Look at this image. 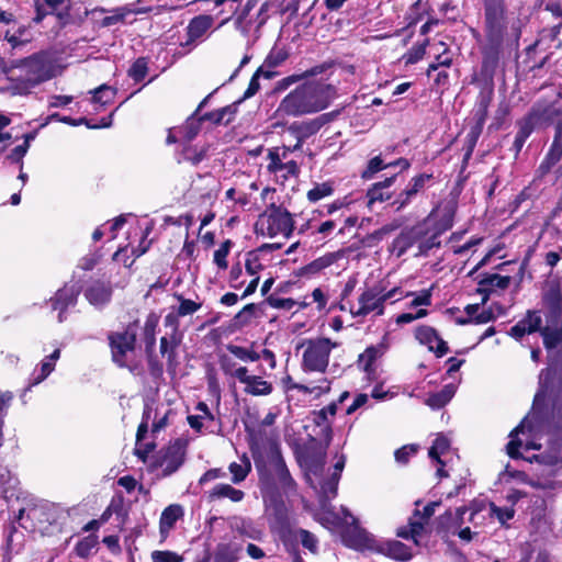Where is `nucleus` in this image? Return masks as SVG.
<instances>
[{
  "label": "nucleus",
  "mask_w": 562,
  "mask_h": 562,
  "mask_svg": "<svg viewBox=\"0 0 562 562\" xmlns=\"http://www.w3.org/2000/svg\"><path fill=\"white\" fill-rule=\"evenodd\" d=\"M255 462L263 492L270 493L274 490L288 492L294 487V481L277 445L270 447L266 462L257 457H255Z\"/></svg>",
  "instance_id": "obj_7"
},
{
  "label": "nucleus",
  "mask_w": 562,
  "mask_h": 562,
  "mask_svg": "<svg viewBox=\"0 0 562 562\" xmlns=\"http://www.w3.org/2000/svg\"><path fill=\"white\" fill-rule=\"evenodd\" d=\"M482 513H486L491 518H496L502 526H505L508 520L514 518L516 510L514 506L498 507L491 502L477 501L471 505V516L469 520L477 525V519Z\"/></svg>",
  "instance_id": "obj_13"
},
{
  "label": "nucleus",
  "mask_w": 562,
  "mask_h": 562,
  "mask_svg": "<svg viewBox=\"0 0 562 562\" xmlns=\"http://www.w3.org/2000/svg\"><path fill=\"white\" fill-rule=\"evenodd\" d=\"M110 346L113 361L120 367H127L128 355L134 351L136 333L127 328L122 333H114L110 337Z\"/></svg>",
  "instance_id": "obj_12"
},
{
  "label": "nucleus",
  "mask_w": 562,
  "mask_h": 562,
  "mask_svg": "<svg viewBox=\"0 0 562 562\" xmlns=\"http://www.w3.org/2000/svg\"><path fill=\"white\" fill-rule=\"evenodd\" d=\"M450 448L449 439L443 435H438L432 446L429 448L428 456L431 460H435L440 467L437 469L438 476H446L443 471V462L440 460V456L445 454Z\"/></svg>",
  "instance_id": "obj_32"
},
{
  "label": "nucleus",
  "mask_w": 562,
  "mask_h": 562,
  "mask_svg": "<svg viewBox=\"0 0 562 562\" xmlns=\"http://www.w3.org/2000/svg\"><path fill=\"white\" fill-rule=\"evenodd\" d=\"M233 247V243L229 239L223 241L218 249L214 251L213 261L221 270H226L228 268L227 256L231 252Z\"/></svg>",
  "instance_id": "obj_47"
},
{
  "label": "nucleus",
  "mask_w": 562,
  "mask_h": 562,
  "mask_svg": "<svg viewBox=\"0 0 562 562\" xmlns=\"http://www.w3.org/2000/svg\"><path fill=\"white\" fill-rule=\"evenodd\" d=\"M80 288L76 284H66L59 289L55 296L50 299L52 307L54 311H58V322L63 323L66 319V311L70 306H75L77 303Z\"/></svg>",
  "instance_id": "obj_16"
},
{
  "label": "nucleus",
  "mask_w": 562,
  "mask_h": 562,
  "mask_svg": "<svg viewBox=\"0 0 562 562\" xmlns=\"http://www.w3.org/2000/svg\"><path fill=\"white\" fill-rule=\"evenodd\" d=\"M153 562H181L182 557L172 551L156 550L151 552Z\"/></svg>",
  "instance_id": "obj_57"
},
{
  "label": "nucleus",
  "mask_w": 562,
  "mask_h": 562,
  "mask_svg": "<svg viewBox=\"0 0 562 562\" xmlns=\"http://www.w3.org/2000/svg\"><path fill=\"white\" fill-rule=\"evenodd\" d=\"M211 499L228 498L234 503H239L244 499L245 493L241 490L233 487L231 484L220 483L216 484L209 494Z\"/></svg>",
  "instance_id": "obj_34"
},
{
  "label": "nucleus",
  "mask_w": 562,
  "mask_h": 562,
  "mask_svg": "<svg viewBox=\"0 0 562 562\" xmlns=\"http://www.w3.org/2000/svg\"><path fill=\"white\" fill-rule=\"evenodd\" d=\"M231 527L241 536L250 537V521L241 517H233L231 519Z\"/></svg>",
  "instance_id": "obj_63"
},
{
  "label": "nucleus",
  "mask_w": 562,
  "mask_h": 562,
  "mask_svg": "<svg viewBox=\"0 0 562 562\" xmlns=\"http://www.w3.org/2000/svg\"><path fill=\"white\" fill-rule=\"evenodd\" d=\"M20 75L11 78L12 94H29L33 88L56 76L57 66L46 53L33 55L19 66Z\"/></svg>",
  "instance_id": "obj_3"
},
{
  "label": "nucleus",
  "mask_w": 562,
  "mask_h": 562,
  "mask_svg": "<svg viewBox=\"0 0 562 562\" xmlns=\"http://www.w3.org/2000/svg\"><path fill=\"white\" fill-rule=\"evenodd\" d=\"M214 19L207 14H201L193 18L188 27V36L191 41L202 37L213 25Z\"/></svg>",
  "instance_id": "obj_29"
},
{
  "label": "nucleus",
  "mask_w": 562,
  "mask_h": 562,
  "mask_svg": "<svg viewBox=\"0 0 562 562\" xmlns=\"http://www.w3.org/2000/svg\"><path fill=\"white\" fill-rule=\"evenodd\" d=\"M147 63L144 58H138L130 68L128 75L135 81L143 80L147 75Z\"/></svg>",
  "instance_id": "obj_56"
},
{
  "label": "nucleus",
  "mask_w": 562,
  "mask_h": 562,
  "mask_svg": "<svg viewBox=\"0 0 562 562\" xmlns=\"http://www.w3.org/2000/svg\"><path fill=\"white\" fill-rule=\"evenodd\" d=\"M142 3H143V0H138L135 3L124 5L126 16L131 15V14L137 15V14H144V13H149V12H154L155 14H160L166 11H173V10H178L181 8V5L175 4L167 0H158V4L155 7H145Z\"/></svg>",
  "instance_id": "obj_23"
},
{
  "label": "nucleus",
  "mask_w": 562,
  "mask_h": 562,
  "mask_svg": "<svg viewBox=\"0 0 562 562\" xmlns=\"http://www.w3.org/2000/svg\"><path fill=\"white\" fill-rule=\"evenodd\" d=\"M324 69H325V66H315V67L304 71L303 74L291 75L289 77H285L279 82V89H286L291 85L299 82L300 80H302L304 78L317 76V75L322 74L324 71Z\"/></svg>",
  "instance_id": "obj_46"
},
{
  "label": "nucleus",
  "mask_w": 562,
  "mask_h": 562,
  "mask_svg": "<svg viewBox=\"0 0 562 562\" xmlns=\"http://www.w3.org/2000/svg\"><path fill=\"white\" fill-rule=\"evenodd\" d=\"M415 193L411 191L408 187H406L392 202V204L396 207L397 211L404 209L408 205L412 200L415 198Z\"/></svg>",
  "instance_id": "obj_60"
},
{
  "label": "nucleus",
  "mask_w": 562,
  "mask_h": 562,
  "mask_svg": "<svg viewBox=\"0 0 562 562\" xmlns=\"http://www.w3.org/2000/svg\"><path fill=\"white\" fill-rule=\"evenodd\" d=\"M510 283V277L501 276V274H486L484 276L479 284L483 288L484 291L493 290V289H507Z\"/></svg>",
  "instance_id": "obj_43"
},
{
  "label": "nucleus",
  "mask_w": 562,
  "mask_h": 562,
  "mask_svg": "<svg viewBox=\"0 0 562 562\" xmlns=\"http://www.w3.org/2000/svg\"><path fill=\"white\" fill-rule=\"evenodd\" d=\"M60 357V350L55 349L42 362L38 369H35L32 374L31 386L37 385L44 381L55 369V363Z\"/></svg>",
  "instance_id": "obj_28"
},
{
  "label": "nucleus",
  "mask_w": 562,
  "mask_h": 562,
  "mask_svg": "<svg viewBox=\"0 0 562 562\" xmlns=\"http://www.w3.org/2000/svg\"><path fill=\"white\" fill-rule=\"evenodd\" d=\"M416 451L417 448L414 445H408L397 449L394 457L396 462L405 464L408 462L409 458L416 453Z\"/></svg>",
  "instance_id": "obj_61"
},
{
  "label": "nucleus",
  "mask_w": 562,
  "mask_h": 562,
  "mask_svg": "<svg viewBox=\"0 0 562 562\" xmlns=\"http://www.w3.org/2000/svg\"><path fill=\"white\" fill-rule=\"evenodd\" d=\"M256 0H247L245 5L236 11L235 27L244 35H247L254 23L250 12L256 7ZM268 3H263L256 15V29L259 30L267 21Z\"/></svg>",
  "instance_id": "obj_14"
},
{
  "label": "nucleus",
  "mask_w": 562,
  "mask_h": 562,
  "mask_svg": "<svg viewBox=\"0 0 562 562\" xmlns=\"http://www.w3.org/2000/svg\"><path fill=\"white\" fill-rule=\"evenodd\" d=\"M184 131V137L187 140L193 139L200 128V119L191 117L189 119L184 126L182 127Z\"/></svg>",
  "instance_id": "obj_64"
},
{
  "label": "nucleus",
  "mask_w": 562,
  "mask_h": 562,
  "mask_svg": "<svg viewBox=\"0 0 562 562\" xmlns=\"http://www.w3.org/2000/svg\"><path fill=\"white\" fill-rule=\"evenodd\" d=\"M276 190L265 188L261 192V198L265 202L270 201L269 205L261 213L256 222V234L274 238L278 236L289 238L294 228V220L292 214L283 206L276 205L273 194Z\"/></svg>",
  "instance_id": "obj_5"
},
{
  "label": "nucleus",
  "mask_w": 562,
  "mask_h": 562,
  "mask_svg": "<svg viewBox=\"0 0 562 562\" xmlns=\"http://www.w3.org/2000/svg\"><path fill=\"white\" fill-rule=\"evenodd\" d=\"M439 46L442 48V52L436 56V59L432 64L429 65L427 75L430 76L431 71L437 70L439 67H450L452 64V57L449 49L446 47L445 43L440 42Z\"/></svg>",
  "instance_id": "obj_51"
},
{
  "label": "nucleus",
  "mask_w": 562,
  "mask_h": 562,
  "mask_svg": "<svg viewBox=\"0 0 562 562\" xmlns=\"http://www.w3.org/2000/svg\"><path fill=\"white\" fill-rule=\"evenodd\" d=\"M544 305L549 308L552 318H558L562 312V293L559 286H551L543 295Z\"/></svg>",
  "instance_id": "obj_36"
},
{
  "label": "nucleus",
  "mask_w": 562,
  "mask_h": 562,
  "mask_svg": "<svg viewBox=\"0 0 562 562\" xmlns=\"http://www.w3.org/2000/svg\"><path fill=\"white\" fill-rule=\"evenodd\" d=\"M338 345L329 338H314L302 342V370L306 373H326L331 350Z\"/></svg>",
  "instance_id": "obj_9"
},
{
  "label": "nucleus",
  "mask_w": 562,
  "mask_h": 562,
  "mask_svg": "<svg viewBox=\"0 0 562 562\" xmlns=\"http://www.w3.org/2000/svg\"><path fill=\"white\" fill-rule=\"evenodd\" d=\"M344 542L347 547L358 551H376L379 547L372 535L357 526L344 533Z\"/></svg>",
  "instance_id": "obj_18"
},
{
  "label": "nucleus",
  "mask_w": 562,
  "mask_h": 562,
  "mask_svg": "<svg viewBox=\"0 0 562 562\" xmlns=\"http://www.w3.org/2000/svg\"><path fill=\"white\" fill-rule=\"evenodd\" d=\"M419 238H424L425 240L427 236L425 235V231L420 224L415 227L402 232L392 243V251L396 255V257L403 256L408 248H411L415 241Z\"/></svg>",
  "instance_id": "obj_20"
},
{
  "label": "nucleus",
  "mask_w": 562,
  "mask_h": 562,
  "mask_svg": "<svg viewBox=\"0 0 562 562\" xmlns=\"http://www.w3.org/2000/svg\"><path fill=\"white\" fill-rule=\"evenodd\" d=\"M236 380L244 384V392L252 396H266L272 393L273 386L270 382L259 375L249 374L248 369L239 370Z\"/></svg>",
  "instance_id": "obj_17"
},
{
  "label": "nucleus",
  "mask_w": 562,
  "mask_h": 562,
  "mask_svg": "<svg viewBox=\"0 0 562 562\" xmlns=\"http://www.w3.org/2000/svg\"><path fill=\"white\" fill-rule=\"evenodd\" d=\"M182 507L178 504H171L162 510L159 520V532L162 539L168 537L177 520L182 517Z\"/></svg>",
  "instance_id": "obj_25"
},
{
  "label": "nucleus",
  "mask_w": 562,
  "mask_h": 562,
  "mask_svg": "<svg viewBox=\"0 0 562 562\" xmlns=\"http://www.w3.org/2000/svg\"><path fill=\"white\" fill-rule=\"evenodd\" d=\"M543 344L547 349L555 348L562 341V330L551 328L549 326L542 327L540 331Z\"/></svg>",
  "instance_id": "obj_50"
},
{
  "label": "nucleus",
  "mask_w": 562,
  "mask_h": 562,
  "mask_svg": "<svg viewBox=\"0 0 562 562\" xmlns=\"http://www.w3.org/2000/svg\"><path fill=\"white\" fill-rule=\"evenodd\" d=\"M288 383H291L288 387L290 390H297L315 396H321L330 390V381L327 378H322L316 383L310 384L294 383L291 381V378H288Z\"/></svg>",
  "instance_id": "obj_33"
},
{
  "label": "nucleus",
  "mask_w": 562,
  "mask_h": 562,
  "mask_svg": "<svg viewBox=\"0 0 562 562\" xmlns=\"http://www.w3.org/2000/svg\"><path fill=\"white\" fill-rule=\"evenodd\" d=\"M177 299L179 301V306L177 307L176 311L180 317L192 315L195 312H198L202 306L201 303L194 302L189 299H184L181 295H177Z\"/></svg>",
  "instance_id": "obj_54"
},
{
  "label": "nucleus",
  "mask_w": 562,
  "mask_h": 562,
  "mask_svg": "<svg viewBox=\"0 0 562 562\" xmlns=\"http://www.w3.org/2000/svg\"><path fill=\"white\" fill-rule=\"evenodd\" d=\"M408 295L409 293L404 294L398 286L389 289L387 282L381 280L372 285H367L362 290L357 304L350 307V313L353 317H364L370 314L381 316L384 314L386 302L395 303Z\"/></svg>",
  "instance_id": "obj_6"
},
{
  "label": "nucleus",
  "mask_w": 562,
  "mask_h": 562,
  "mask_svg": "<svg viewBox=\"0 0 562 562\" xmlns=\"http://www.w3.org/2000/svg\"><path fill=\"white\" fill-rule=\"evenodd\" d=\"M346 457L344 454L337 456L334 464V471L327 480L319 481V492L326 499H331L337 494V487L340 480L341 472L345 468Z\"/></svg>",
  "instance_id": "obj_22"
},
{
  "label": "nucleus",
  "mask_w": 562,
  "mask_h": 562,
  "mask_svg": "<svg viewBox=\"0 0 562 562\" xmlns=\"http://www.w3.org/2000/svg\"><path fill=\"white\" fill-rule=\"evenodd\" d=\"M245 269L247 273L250 276H257V273L262 269V265L260 262V258L255 252H249L246 257Z\"/></svg>",
  "instance_id": "obj_59"
},
{
  "label": "nucleus",
  "mask_w": 562,
  "mask_h": 562,
  "mask_svg": "<svg viewBox=\"0 0 562 562\" xmlns=\"http://www.w3.org/2000/svg\"><path fill=\"white\" fill-rule=\"evenodd\" d=\"M551 379L552 371L550 369L540 372V389L535 396L532 411L512 430L510 440L506 446L507 454L513 459H518L520 458V448L524 447L526 450L539 449L541 445L537 441L544 434L551 435L548 450L527 459L531 463L537 462L536 473L538 477L537 480H529L525 472L514 470L507 464L501 473L503 480L514 479L541 488H554L557 486V482L552 477L557 476L562 470V386L554 397L551 417L543 418L538 411L549 392Z\"/></svg>",
  "instance_id": "obj_1"
},
{
  "label": "nucleus",
  "mask_w": 562,
  "mask_h": 562,
  "mask_svg": "<svg viewBox=\"0 0 562 562\" xmlns=\"http://www.w3.org/2000/svg\"><path fill=\"white\" fill-rule=\"evenodd\" d=\"M465 513V507H459L454 512H447L439 518V528L454 532V530L463 524V516Z\"/></svg>",
  "instance_id": "obj_38"
},
{
  "label": "nucleus",
  "mask_w": 562,
  "mask_h": 562,
  "mask_svg": "<svg viewBox=\"0 0 562 562\" xmlns=\"http://www.w3.org/2000/svg\"><path fill=\"white\" fill-rule=\"evenodd\" d=\"M542 329V317L539 311H528L515 326L510 328L509 335L520 340L525 335H530Z\"/></svg>",
  "instance_id": "obj_19"
},
{
  "label": "nucleus",
  "mask_w": 562,
  "mask_h": 562,
  "mask_svg": "<svg viewBox=\"0 0 562 562\" xmlns=\"http://www.w3.org/2000/svg\"><path fill=\"white\" fill-rule=\"evenodd\" d=\"M18 520L20 521L23 528H29L26 525V520H30L32 525L30 527H35L36 524H43L48 521V516L46 513L45 505H33L27 508H21L19 510Z\"/></svg>",
  "instance_id": "obj_26"
},
{
  "label": "nucleus",
  "mask_w": 562,
  "mask_h": 562,
  "mask_svg": "<svg viewBox=\"0 0 562 562\" xmlns=\"http://www.w3.org/2000/svg\"><path fill=\"white\" fill-rule=\"evenodd\" d=\"M85 296L90 304L94 306H102L110 301L111 288L104 283L97 282L86 290Z\"/></svg>",
  "instance_id": "obj_31"
},
{
  "label": "nucleus",
  "mask_w": 562,
  "mask_h": 562,
  "mask_svg": "<svg viewBox=\"0 0 562 562\" xmlns=\"http://www.w3.org/2000/svg\"><path fill=\"white\" fill-rule=\"evenodd\" d=\"M181 334H169V337H161L160 353L167 357L169 364L176 359V350L181 342Z\"/></svg>",
  "instance_id": "obj_42"
},
{
  "label": "nucleus",
  "mask_w": 562,
  "mask_h": 562,
  "mask_svg": "<svg viewBox=\"0 0 562 562\" xmlns=\"http://www.w3.org/2000/svg\"><path fill=\"white\" fill-rule=\"evenodd\" d=\"M430 179H431V175L422 173V175L414 177L409 181L407 187L411 189V191H413L415 193V195H417V193L420 192L425 188L426 182L429 181Z\"/></svg>",
  "instance_id": "obj_62"
},
{
  "label": "nucleus",
  "mask_w": 562,
  "mask_h": 562,
  "mask_svg": "<svg viewBox=\"0 0 562 562\" xmlns=\"http://www.w3.org/2000/svg\"><path fill=\"white\" fill-rule=\"evenodd\" d=\"M295 538L297 540H300L302 546L305 549H307L310 552H312L314 554L317 553V551H318V540L315 537V535H313L312 532H310L308 530H305V529H297L295 531Z\"/></svg>",
  "instance_id": "obj_49"
},
{
  "label": "nucleus",
  "mask_w": 562,
  "mask_h": 562,
  "mask_svg": "<svg viewBox=\"0 0 562 562\" xmlns=\"http://www.w3.org/2000/svg\"><path fill=\"white\" fill-rule=\"evenodd\" d=\"M228 470L232 474V482L234 484H239L240 482L245 481L251 470L250 460L244 454L239 459V462H232L228 467Z\"/></svg>",
  "instance_id": "obj_41"
},
{
  "label": "nucleus",
  "mask_w": 562,
  "mask_h": 562,
  "mask_svg": "<svg viewBox=\"0 0 562 562\" xmlns=\"http://www.w3.org/2000/svg\"><path fill=\"white\" fill-rule=\"evenodd\" d=\"M268 304L273 308H281L290 311L296 306L297 302L293 299L269 296L267 299Z\"/></svg>",
  "instance_id": "obj_58"
},
{
  "label": "nucleus",
  "mask_w": 562,
  "mask_h": 562,
  "mask_svg": "<svg viewBox=\"0 0 562 562\" xmlns=\"http://www.w3.org/2000/svg\"><path fill=\"white\" fill-rule=\"evenodd\" d=\"M504 0L484 1V31L492 44H499L506 33Z\"/></svg>",
  "instance_id": "obj_10"
},
{
  "label": "nucleus",
  "mask_w": 562,
  "mask_h": 562,
  "mask_svg": "<svg viewBox=\"0 0 562 562\" xmlns=\"http://www.w3.org/2000/svg\"><path fill=\"white\" fill-rule=\"evenodd\" d=\"M70 0H43L35 2L36 15L34 21L40 23L48 14H54L61 23H66L70 16Z\"/></svg>",
  "instance_id": "obj_15"
},
{
  "label": "nucleus",
  "mask_w": 562,
  "mask_h": 562,
  "mask_svg": "<svg viewBox=\"0 0 562 562\" xmlns=\"http://www.w3.org/2000/svg\"><path fill=\"white\" fill-rule=\"evenodd\" d=\"M90 92L93 94L92 102L102 106L111 103L116 94V90L108 85H101Z\"/></svg>",
  "instance_id": "obj_44"
},
{
  "label": "nucleus",
  "mask_w": 562,
  "mask_h": 562,
  "mask_svg": "<svg viewBox=\"0 0 562 562\" xmlns=\"http://www.w3.org/2000/svg\"><path fill=\"white\" fill-rule=\"evenodd\" d=\"M184 461V451L180 446L168 447L161 459V468L164 475L175 473Z\"/></svg>",
  "instance_id": "obj_24"
},
{
  "label": "nucleus",
  "mask_w": 562,
  "mask_h": 562,
  "mask_svg": "<svg viewBox=\"0 0 562 562\" xmlns=\"http://www.w3.org/2000/svg\"><path fill=\"white\" fill-rule=\"evenodd\" d=\"M112 14L104 16L101 22L100 26L102 27H110L114 24H117L120 22H124L126 18V13L124 10V5L114 8L110 11Z\"/></svg>",
  "instance_id": "obj_55"
},
{
  "label": "nucleus",
  "mask_w": 562,
  "mask_h": 562,
  "mask_svg": "<svg viewBox=\"0 0 562 562\" xmlns=\"http://www.w3.org/2000/svg\"><path fill=\"white\" fill-rule=\"evenodd\" d=\"M454 214L456 206L450 202L440 204L431 211L420 224L427 236L419 245L422 251H427L440 245L438 237L452 227Z\"/></svg>",
  "instance_id": "obj_8"
},
{
  "label": "nucleus",
  "mask_w": 562,
  "mask_h": 562,
  "mask_svg": "<svg viewBox=\"0 0 562 562\" xmlns=\"http://www.w3.org/2000/svg\"><path fill=\"white\" fill-rule=\"evenodd\" d=\"M376 551L400 561H408L413 558L411 549L397 540H391L379 544Z\"/></svg>",
  "instance_id": "obj_27"
},
{
  "label": "nucleus",
  "mask_w": 562,
  "mask_h": 562,
  "mask_svg": "<svg viewBox=\"0 0 562 562\" xmlns=\"http://www.w3.org/2000/svg\"><path fill=\"white\" fill-rule=\"evenodd\" d=\"M416 338L420 344L427 346L430 351H434L437 357H442L448 351L447 342L431 327H420L416 331Z\"/></svg>",
  "instance_id": "obj_21"
},
{
  "label": "nucleus",
  "mask_w": 562,
  "mask_h": 562,
  "mask_svg": "<svg viewBox=\"0 0 562 562\" xmlns=\"http://www.w3.org/2000/svg\"><path fill=\"white\" fill-rule=\"evenodd\" d=\"M337 255L334 252L326 254L322 257L316 258L308 265L304 266L300 270V276L302 277H311L319 273L324 269L330 267L336 260Z\"/></svg>",
  "instance_id": "obj_35"
},
{
  "label": "nucleus",
  "mask_w": 562,
  "mask_h": 562,
  "mask_svg": "<svg viewBox=\"0 0 562 562\" xmlns=\"http://www.w3.org/2000/svg\"><path fill=\"white\" fill-rule=\"evenodd\" d=\"M334 192L333 187L329 182H323L319 184H316L314 188H312L307 192V199L308 201L315 203L321 201L324 198H327L331 195Z\"/></svg>",
  "instance_id": "obj_53"
},
{
  "label": "nucleus",
  "mask_w": 562,
  "mask_h": 562,
  "mask_svg": "<svg viewBox=\"0 0 562 562\" xmlns=\"http://www.w3.org/2000/svg\"><path fill=\"white\" fill-rule=\"evenodd\" d=\"M290 131L297 134L299 142L291 148L288 146L273 147L267 155V171L273 177L277 183L284 184L290 178H296L300 173V167L295 160L288 159L289 154L301 147V138L313 134L316 128L313 124H293Z\"/></svg>",
  "instance_id": "obj_4"
},
{
  "label": "nucleus",
  "mask_w": 562,
  "mask_h": 562,
  "mask_svg": "<svg viewBox=\"0 0 562 562\" xmlns=\"http://www.w3.org/2000/svg\"><path fill=\"white\" fill-rule=\"evenodd\" d=\"M395 180V176L386 178L384 181L374 183L369 190H368V200L369 204H372L374 202H382L385 200H389L391 195L386 192H384L385 189L390 188Z\"/></svg>",
  "instance_id": "obj_39"
},
{
  "label": "nucleus",
  "mask_w": 562,
  "mask_h": 562,
  "mask_svg": "<svg viewBox=\"0 0 562 562\" xmlns=\"http://www.w3.org/2000/svg\"><path fill=\"white\" fill-rule=\"evenodd\" d=\"M227 350L234 355L236 358H238L239 360L241 361H257L260 359V353L251 350V349H247L245 347H241V346H237V345H228L227 346Z\"/></svg>",
  "instance_id": "obj_52"
},
{
  "label": "nucleus",
  "mask_w": 562,
  "mask_h": 562,
  "mask_svg": "<svg viewBox=\"0 0 562 562\" xmlns=\"http://www.w3.org/2000/svg\"><path fill=\"white\" fill-rule=\"evenodd\" d=\"M492 100V91L488 93H481L476 103V110H475V116L477 120V125L480 128L483 126L486 116H487V109Z\"/></svg>",
  "instance_id": "obj_48"
},
{
  "label": "nucleus",
  "mask_w": 562,
  "mask_h": 562,
  "mask_svg": "<svg viewBox=\"0 0 562 562\" xmlns=\"http://www.w3.org/2000/svg\"><path fill=\"white\" fill-rule=\"evenodd\" d=\"M195 411L198 414L189 415L187 419L193 430L201 432L203 427L209 428L205 426V422H213L214 415L204 402H199L195 406Z\"/></svg>",
  "instance_id": "obj_30"
},
{
  "label": "nucleus",
  "mask_w": 562,
  "mask_h": 562,
  "mask_svg": "<svg viewBox=\"0 0 562 562\" xmlns=\"http://www.w3.org/2000/svg\"><path fill=\"white\" fill-rule=\"evenodd\" d=\"M383 353L382 347H369L359 358V366L366 371L370 372L374 361Z\"/></svg>",
  "instance_id": "obj_45"
},
{
  "label": "nucleus",
  "mask_w": 562,
  "mask_h": 562,
  "mask_svg": "<svg viewBox=\"0 0 562 562\" xmlns=\"http://www.w3.org/2000/svg\"><path fill=\"white\" fill-rule=\"evenodd\" d=\"M439 505V502H432L426 505L423 512L416 509L409 518L407 526L398 528L396 535L400 538L413 540L416 547L423 546L427 538V526L429 519L435 514L436 507Z\"/></svg>",
  "instance_id": "obj_11"
},
{
  "label": "nucleus",
  "mask_w": 562,
  "mask_h": 562,
  "mask_svg": "<svg viewBox=\"0 0 562 562\" xmlns=\"http://www.w3.org/2000/svg\"><path fill=\"white\" fill-rule=\"evenodd\" d=\"M337 98V89L334 85L324 80L306 81L280 102L278 112L289 116H302L318 113L327 109Z\"/></svg>",
  "instance_id": "obj_2"
},
{
  "label": "nucleus",
  "mask_w": 562,
  "mask_h": 562,
  "mask_svg": "<svg viewBox=\"0 0 562 562\" xmlns=\"http://www.w3.org/2000/svg\"><path fill=\"white\" fill-rule=\"evenodd\" d=\"M456 386L453 384H447L441 391L429 395L426 404L434 409L443 407L454 395Z\"/></svg>",
  "instance_id": "obj_40"
},
{
  "label": "nucleus",
  "mask_w": 562,
  "mask_h": 562,
  "mask_svg": "<svg viewBox=\"0 0 562 562\" xmlns=\"http://www.w3.org/2000/svg\"><path fill=\"white\" fill-rule=\"evenodd\" d=\"M395 166L401 167L402 170H405L409 167V162H408V160L401 158L394 162H390V164L385 165V164H383V160L379 156H376V157H373L372 159H370L367 169L362 173V177L364 179H370L378 171L385 169L387 167H395Z\"/></svg>",
  "instance_id": "obj_37"
}]
</instances>
